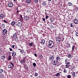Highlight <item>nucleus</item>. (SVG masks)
Listing matches in <instances>:
<instances>
[{"label":"nucleus","mask_w":78,"mask_h":78,"mask_svg":"<svg viewBox=\"0 0 78 78\" xmlns=\"http://www.w3.org/2000/svg\"><path fill=\"white\" fill-rule=\"evenodd\" d=\"M8 59H9V60H11V55H9Z\"/></svg>","instance_id":"58836bf2"},{"label":"nucleus","mask_w":78,"mask_h":78,"mask_svg":"<svg viewBox=\"0 0 78 78\" xmlns=\"http://www.w3.org/2000/svg\"><path fill=\"white\" fill-rule=\"evenodd\" d=\"M30 75H30V76H31V77H32V75H33V73H30Z\"/></svg>","instance_id":"864d4df0"},{"label":"nucleus","mask_w":78,"mask_h":78,"mask_svg":"<svg viewBox=\"0 0 78 78\" xmlns=\"http://www.w3.org/2000/svg\"><path fill=\"white\" fill-rule=\"evenodd\" d=\"M2 33L4 35H5L7 33V30L6 29H4L2 30Z\"/></svg>","instance_id":"423d86ee"},{"label":"nucleus","mask_w":78,"mask_h":78,"mask_svg":"<svg viewBox=\"0 0 78 78\" xmlns=\"http://www.w3.org/2000/svg\"><path fill=\"white\" fill-rule=\"evenodd\" d=\"M24 63H25V58H23V59H22L20 61V63L21 64H23Z\"/></svg>","instance_id":"9d476101"},{"label":"nucleus","mask_w":78,"mask_h":78,"mask_svg":"<svg viewBox=\"0 0 78 78\" xmlns=\"http://www.w3.org/2000/svg\"><path fill=\"white\" fill-rule=\"evenodd\" d=\"M14 47H15V45H12V47L13 48H14Z\"/></svg>","instance_id":"3c124183"},{"label":"nucleus","mask_w":78,"mask_h":78,"mask_svg":"<svg viewBox=\"0 0 78 78\" xmlns=\"http://www.w3.org/2000/svg\"><path fill=\"white\" fill-rule=\"evenodd\" d=\"M14 39H15V41H16V42H18V38L17 37Z\"/></svg>","instance_id":"72a5a7b5"},{"label":"nucleus","mask_w":78,"mask_h":78,"mask_svg":"<svg viewBox=\"0 0 78 78\" xmlns=\"http://www.w3.org/2000/svg\"><path fill=\"white\" fill-rule=\"evenodd\" d=\"M45 41L44 39H42L41 41V44L42 45H44L45 44Z\"/></svg>","instance_id":"1a4fd4ad"},{"label":"nucleus","mask_w":78,"mask_h":78,"mask_svg":"<svg viewBox=\"0 0 78 78\" xmlns=\"http://www.w3.org/2000/svg\"><path fill=\"white\" fill-rule=\"evenodd\" d=\"M54 45H55L54 42L51 40H49L48 45V47H49V48H52V47H54Z\"/></svg>","instance_id":"f03ea898"},{"label":"nucleus","mask_w":78,"mask_h":78,"mask_svg":"<svg viewBox=\"0 0 78 78\" xmlns=\"http://www.w3.org/2000/svg\"><path fill=\"white\" fill-rule=\"evenodd\" d=\"M52 64L53 65V66H57L56 67H58L61 64V63L59 64L58 63V61L56 60H53L51 62Z\"/></svg>","instance_id":"f257e3e1"},{"label":"nucleus","mask_w":78,"mask_h":78,"mask_svg":"<svg viewBox=\"0 0 78 78\" xmlns=\"http://www.w3.org/2000/svg\"><path fill=\"white\" fill-rule=\"evenodd\" d=\"M3 22L4 23H8V21H7L5 20H3Z\"/></svg>","instance_id":"c9c22d12"},{"label":"nucleus","mask_w":78,"mask_h":78,"mask_svg":"<svg viewBox=\"0 0 78 78\" xmlns=\"http://www.w3.org/2000/svg\"><path fill=\"white\" fill-rule=\"evenodd\" d=\"M18 50H21V49H18Z\"/></svg>","instance_id":"680f3d73"},{"label":"nucleus","mask_w":78,"mask_h":78,"mask_svg":"<svg viewBox=\"0 0 78 78\" xmlns=\"http://www.w3.org/2000/svg\"><path fill=\"white\" fill-rule=\"evenodd\" d=\"M20 17L21 18V19H23V18L22 17V15H21Z\"/></svg>","instance_id":"13d9d810"},{"label":"nucleus","mask_w":78,"mask_h":78,"mask_svg":"<svg viewBox=\"0 0 78 78\" xmlns=\"http://www.w3.org/2000/svg\"><path fill=\"white\" fill-rule=\"evenodd\" d=\"M68 5L69 6H72V3L71 2H68Z\"/></svg>","instance_id":"5701e85b"},{"label":"nucleus","mask_w":78,"mask_h":78,"mask_svg":"<svg viewBox=\"0 0 78 78\" xmlns=\"http://www.w3.org/2000/svg\"><path fill=\"white\" fill-rule=\"evenodd\" d=\"M68 61V59H66L65 60V64H66L67 62V61Z\"/></svg>","instance_id":"37998d69"},{"label":"nucleus","mask_w":78,"mask_h":78,"mask_svg":"<svg viewBox=\"0 0 78 78\" xmlns=\"http://www.w3.org/2000/svg\"><path fill=\"white\" fill-rule=\"evenodd\" d=\"M48 17H49L47 15H46L45 18L46 19H48Z\"/></svg>","instance_id":"79ce46f5"},{"label":"nucleus","mask_w":78,"mask_h":78,"mask_svg":"<svg viewBox=\"0 0 78 78\" xmlns=\"http://www.w3.org/2000/svg\"><path fill=\"white\" fill-rule=\"evenodd\" d=\"M75 35H76V36L78 37V32H76V33L75 34Z\"/></svg>","instance_id":"de8ad7c7"},{"label":"nucleus","mask_w":78,"mask_h":78,"mask_svg":"<svg viewBox=\"0 0 78 78\" xmlns=\"http://www.w3.org/2000/svg\"><path fill=\"white\" fill-rule=\"evenodd\" d=\"M33 66L34 67H36V64L35 63H33Z\"/></svg>","instance_id":"e433bc0d"},{"label":"nucleus","mask_w":78,"mask_h":78,"mask_svg":"<svg viewBox=\"0 0 78 78\" xmlns=\"http://www.w3.org/2000/svg\"><path fill=\"white\" fill-rule=\"evenodd\" d=\"M70 65L68 64H66V65H65V66H66V68H68V67H70Z\"/></svg>","instance_id":"412c9836"},{"label":"nucleus","mask_w":78,"mask_h":78,"mask_svg":"<svg viewBox=\"0 0 78 78\" xmlns=\"http://www.w3.org/2000/svg\"><path fill=\"white\" fill-rule=\"evenodd\" d=\"M74 23L75 24H77L78 23V19H75L74 20Z\"/></svg>","instance_id":"0eeeda50"},{"label":"nucleus","mask_w":78,"mask_h":78,"mask_svg":"<svg viewBox=\"0 0 78 78\" xmlns=\"http://www.w3.org/2000/svg\"><path fill=\"white\" fill-rule=\"evenodd\" d=\"M2 52V49H0V54Z\"/></svg>","instance_id":"603ef678"},{"label":"nucleus","mask_w":78,"mask_h":78,"mask_svg":"<svg viewBox=\"0 0 78 78\" xmlns=\"http://www.w3.org/2000/svg\"><path fill=\"white\" fill-rule=\"evenodd\" d=\"M1 27L3 28H5V25L4 24H2L1 25Z\"/></svg>","instance_id":"4be33fe9"},{"label":"nucleus","mask_w":78,"mask_h":78,"mask_svg":"<svg viewBox=\"0 0 78 78\" xmlns=\"http://www.w3.org/2000/svg\"><path fill=\"white\" fill-rule=\"evenodd\" d=\"M8 5L9 7L12 8L13 6V3L12 2H9L8 3Z\"/></svg>","instance_id":"20e7f679"},{"label":"nucleus","mask_w":78,"mask_h":78,"mask_svg":"<svg viewBox=\"0 0 78 78\" xmlns=\"http://www.w3.org/2000/svg\"><path fill=\"white\" fill-rule=\"evenodd\" d=\"M77 9L78 10V6L77 7Z\"/></svg>","instance_id":"e2e57ef3"},{"label":"nucleus","mask_w":78,"mask_h":78,"mask_svg":"<svg viewBox=\"0 0 78 78\" xmlns=\"http://www.w3.org/2000/svg\"><path fill=\"white\" fill-rule=\"evenodd\" d=\"M12 56H13V57H14V56H16V53L14 52H12Z\"/></svg>","instance_id":"aec40b11"},{"label":"nucleus","mask_w":78,"mask_h":78,"mask_svg":"<svg viewBox=\"0 0 78 78\" xmlns=\"http://www.w3.org/2000/svg\"><path fill=\"white\" fill-rule=\"evenodd\" d=\"M67 77L68 78H71V76L70 75H69L67 76Z\"/></svg>","instance_id":"4c0bfd02"},{"label":"nucleus","mask_w":78,"mask_h":78,"mask_svg":"<svg viewBox=\"0 0 78 78\" xmlns=\"http://www.w3.org/2000/svg\"><path fill=\"white\" fill-rule=\"evenodd\" d=\"M72 76H73V78H74V77L75 76V72H73L72 74Z\"/></svg>","instance_id":"bb28decb"},{"label":"nucleus","mask_w":78,"mask_h":78,"mask_svg":"<svg viewBox=\"0 0 78 78\" xmlns=\"http://www.w3.org/2000/svg\"><path fill=\"white\" fill-rule=\"evenodd\" d=\"M66 45H67V47H70V44L69 43H67L66 44Z\"/></svg>","instance_id":"393cba45"},{"label":"nucleus","mask_w":78,"mask_h":78,"mask_svg":"<svg viewBox=\"0 0 78 78\" xmlns=\"http://www.w3.org/2000/svg\"><path fill=\"white\" fill-rule=\"evenodd\" d=\"M42 19L43 21H45V19L44 18H42Z\"/></svg>","instance_id":"09e8293b"},{"label":"nucleus","mask_w":78,"mask_h":78,"mask_svg":"<svg viewBox=\"0 0 78 78\" xmlns=\"http://www.w3.org/2000/svg\"><path fill=\"white\" fill-rule=\"evenodd\" d=\"M0 17L1 19H3L4 17V14L3 13H2L0 15Z\"/></svg>","instance_id":"2eb2a0df"},{"label":"nucleus","mask_w":78,"mask_h":78,"mask_svg":"<svg viewBox=\"0 0 78 78\" xmlns=\"http://www.w3.org/2000/svg\"><path fill=\"white\" fill-rule=\"evenodd\" d=\"M37 75H38V74L36 73L35 74V76H37Z\"/></svg>","instance_id":"49530a36"},{"label":"nucleus","mask_w":78,"mask_h":78,"mask_svg":"<svg viewBox=\"0 0 78 78\" xmlns=\"http://www.w3.org/2000/svg\"><path fill=\"white\" fill-rule=\"evenodd\" d=\"M70 27H73V23H71L70 24Z\"/></svg>","instance_id":"a19ab883"},{"label":"nucleus","mask_w":78,"mask_h":78,"mask_svg":"<svg viewBox=\"0 0 78 78\" xmlns=\"http://www.w3.org/2000/svg\"><path fill=\"white\" fill-rule=\"evenodd\" d=\"M56 59L57 60V61H61V58L59 56L57 57L56 58Z\"/></svg>","instance_id":"4468645a"},{"label":"nucleus","mask_w":78,"mask_h":78,"mask_svg":"<svg viewBox=\"0 0 78 78\" xmlns=\"http://www.w3.org/2000/svg\"><path fill=\"white\" fill-rule=\"evenodd\" d=\"M64 73H67V70L66 69H64Z\"/></svg>","instance_id":"ea45409f"},{"label":"nucleus","mask_w":78,"mask_h":78,"mask_svg":"<svg viewBox=\"0 0 78 78\" xmlns=\"http://www.w3.org/2000/svg\"><path fill=\"white\" fill-rule=\"evenodd\" d=\"M70 64V62H68L66 63V64Z\"/></svg>","instance_id":"6e6d98bb"},{"label":"nucleus","mask_w":78,"mask_h":78,"mask_svg":"<svg viewBox=\"0 0 78 78\" xmlns=\"http://www.w3.org/2000/svg\"><path fill=\"white\" fill-rule=\"evenodd\" d=\"M60 76L59 73H58L57 74L55 75V76Z\"/></svg>","instance_id":"473e14b6"},{"label":"nucleus","mask_w":78,"mask_h":78,"mask_svg":"<svg viewBox=\"0 0 78 78\" xmlns=\"http://www.w3.org/2000/svg\"><path fill=\"white\" fill-rule=\"evenodd\" d=\"M9 49L10 51H12V48H9Z\"/></svg>","instance_id":"5fc2aeb1"},{"label":"nucleus","mask_w":78,"mask_h":78,"mask_svg":"<svg viewBox=\"0 0 78 78\" xmlns=\"http://www.w3.org/2000/svg\"><path fill=\"white\" fill-rule=\"evenodd\" d=\"M10 64H11V65H12V67L13 68V67H14V63H12V62H11Z\"/></svg>","instance_id":"a878e982"},{"label":"nucleus","mask_w":78,"mask_h":78,"mask_svg":"<svg viewBox=\"0 0 78 78\" xmlns=\"http://www.w3.org/2000/svg\"><path fill=\"white\" fill-rule=\"evenodd\" d=\"M17 13H19V10H17Z\"/></svg>","instance_id":"bf43d9fd"},{"label":"nucleus","mask_w":78,"mask_h":78,"mask_svg":"<svg viewBox=\"0 0 78 78\" xmlns=\"http://www.w3.org/2000/svg\"><path fill=\"white\" fill-rule=\"evenodd\" d=\"M16 10H17H17H18V8H17V9H16Z\"/></svg>","instance_id":"69168bd1"},{"label":"nucleus","mask_w":78,"mask_h":78,"mask_svg":"<svg viewBox=\"0 0 78 78\" xmlns=\"http://www.w3.org/2000/svg\"><path fill=\"white\" fill-rule=\"evenodd\" d=\"M49 19H50L51 22H53V20H54V19L52 17H50L49 18Z\"/></svg>","instance_id":"6ab92c4d"},{"label":"nucleus","mask_w":78,"mask_h":78,"mask_svg":"<svg viewBox=\"0 0 78 78\" xmlns=\"http://www.w3.org/2000/svg\"><path fill=\"white\" fill-rule=\"evenodd\" d=\"M17 34L15 33L13 35V38L14 39L15 38H16V37H17Z\"/></svg>","instance_id":"ddd939ff"},{"label":"nucleus","mask_w":78,"mask_h":78,"mask_svg":"<svg viewBox=\"0 0 78 78\" xmlns=\"http://www.w3.org/2000/svg\"><path fill=\"white\" fill-rule=\"evenodd\" d=\"M43 5L44 6H45L47 5L46 1H44L43 3Z\"/></svg>","instance_id":"b1692460"},{"label":"nucleus","mask_w":78,"mask_h":78,"mask_svg":"<svg viewBox=\"0 0 78 78\" xmlns=\"http://www.w3.org/2000/svg\"><path fill=\"white\" fill-rule=\"evenodd\" d=\"M75 46L73 45V46L72 49V51H73V50H74V49H75Z\"/></svg>","instance_id":"f704fd0d"},{"label":"nucleus","mask_w":78,"mask_h":78,"mask_svg":"<svg viewBox=\"0 0 78 78\" xmlns=\"http://www.w3.org/2000/svg\"><path fill=\"white\" fill-rule=\"evenodd\" d=\"M2 59H4L5 58V54L4 55H2L1 56Z\"/></svg>","instance_id":"dca6fc26"},{"label":"nucleus","mask_w":78,"mask_h":78,"mask_svg":"<svg viewBox=\"0 0 78 78\" xmlns=\"http://www.w3.org/2000/svg\"><path fill=\"white\" fill-rule=\"evenodd\" d=\"M0 78H4V76L2 74H0Z\"/></svg>","instance_id":"cd10ccee"},{"label":"nucleus","mask_w":78,"mask_h":78,"mask_svg":"<svg viewBox=\"0 0 78 78\" xmlns=\"http://www.w3.org/2000/svg\"><path fill=\"white\" fill-rule=\"evenodd\" d=\"M3 70L2 69H0V73H3Z\"/></svg>","instance_id":"2f4dec72"},{"label":"nucleus","mask_w":78,"mask_h":78,"mask_svg":"<svg viewBox=\"0 0 78 78\" xmlns=\"http://www.w3.org/2000/svg\"><path fill=\"white\" fill-rule=\"evenodd\" d=\"M53 59H54V56H51L49 58V60H50V61H52L53 60Z\"/></svg>","instance_id":"f8f14e48"},{"label":"nucleus","mask_w":78,"mask_h":78,"mask_svg":"<svg viewBox=\"0 0 78 78\" xmlns=\"http://www.w3.org/2000/svg\"><path fill=\"white\" fill-rule=\"evenodd\" d=\"M16 23V22H15L14 21H13L11 23V25L12 26H14V25H15V24Z\"/></svg>","instance_id":"a211bd4d"},{"label":"nucleus","mask_w":78,"mask_h":78,"mask_svg":"<svg viewBox=\"0 0 78 78\" xmlns=\"http://www.w3.org/2000/svg\"><path fill=\"white\" fill-rule=\"evenodd\" d=\"M75 66L73 65H72L70 67V68H69V69H70L71 70H73V69H75Z\"/></svg>","instance_id":"9b49d317"},{"label":"nucleus","mask_w":78,"mask_h":78,"mask_svg":"<svg viewBox=\"0 0 78 78\" xmlns=\"http://www.w3.org/2000/svg\"><path fill=\"white\" fill-rule=\"evenodd\" d=\"M61 37L59 36H58L56 38V41L57 43H59L61 42Z\"/></svg>","instance_id":"7ed1b4c3"},{"label":"nucleus","mask_w":78,"mask_h":78,"mask_svg":"<svg viewBox=\"0 0 78 78\" xmlns=\"http://www.w3.org/2000/svg\"><path fill=\"white\" fill-rule=\"evenodd\" d=\"M77 2H78V0H77Z\"/></svg>","instance_id":"774afa93"},{"label":"nucleus","mask_w":78,"mask_h":78,"mask_svg":"<svg viewBox=\"0 0 78 78\" xmlns=\"http://www.w3.org/2000/svg\"><path fill=\"white\" fill-rule=\"evenodd\" d=\"M16 25L19 27H21L22 26V23L20 22H18L17 24H16Z\"/></svg>","instance_id":"39448f33"},{"label":"nucleus","mask_w":78,"mask_h":78,"mask_svg":"<svg viewBox=\"0 0 78 78\" xmlns=\"http://www.w3.org/2000/svg\"><path fill=\"white\" fill-rule=\"evenodd\" d=\"M26 2L27 3L30 4L31 3V0H26Z\"/></svg>","instance_id":"f3484780"},{"label":"nucleus","mask_w":78,"mask_h":78,"mask_svg":"<svg viewBox=\"0 0 78 78\" xmlns=\"http://www.w3.org/2000/svg\"><path fill=\"white\" fill-rule=\"evenodd\" d=\"M18 42H19V41H20V38H18Z\"/></svg>","instance_id":"8fccbe9b"},{"label":"nucleus","mask_w":78,"mask_h":78,"mask_svg":"<svg viewBox=\"0 0 78 78\" xmlns=\"http://www.w3.org/2000/svg\"><path fill=\"white\" fill-rule=\"evenodd\" d=\"M29 45L30 46H31V47H32V46H33V44L31 43H29Z\"/></svg>","instance_id":"c03bdc74"},{"label":"nucleus","mask_w":78,"mask_h":78,"mask_svg":"<svg viewBox=\"0 0 78 78\" xmlns=\"http://www.w3.org/2000/svg\"><path fill=\"white\" fill-rule=\"evenodd\" d=\"M48 1H51V0H48Z\"/></svg>","instance_id":"0e129e2a"},{"label":"nucleus","mask_w":78,"mask_h":78,"mask_svg":"<svg viewBox=\"0 0 78 78\" xmlns=\"http://www.w3.org/2000/svg\"><path fill=\"white\" fill-rule=\"evenodd\" d=\"M8 68L9 69H11L12 68V66H11V64H10L8 66Z\"/></svg>","instance_id":"c756f323"},{"label":"nucleus","mask_w":78,"mask_h":78,"mask_svg":"<svg viewBox=\"0 0 78 78\" xmlns=\"http://www.w3.org/2000/svg\"><path fill=\"white\" fill-rule=\"evenodd\" d=\"M35 2L36 3H38V0H35Z\"/></svg>","instance_id":"a18cd8bd"},{"label":"nucleus","mask_w":78,"mask_h":78,"mask_svg":"<svg viewBox=\"0 0 78 78\" xmlns=\"http://www.w3.org/2000/svg\"><path fill=\"white\" fill-rule=\"evenodd\" d=\"M68 57L69 58H70L71 57V55L70 54H68Z\"/></svg>","instance_id":"7c9ffc66"},{"label":"nucleus","mask_w":78,"mask_h":78,"mask_svg":"<svg viewBox=\"0 0 78 78\" xmlns=\"http://www.w3.org/2000/svg\"><path fill=\"white\" fill-rule=\"evenodd\" d=\"M10 54H11V52H10Z\"/></svg>","instance_id":"338daca9"},{"label":"nucleus","mask_w":78,"mask_h":78,"mask_svg":"<svg viewBox=\"0 0 78 78\" xmlns=\"http://www.w3.org/2000/svg\"><path fill=\"white\" fill-rule=\"evenodd\" d=\"M20 52L21 54H23V52H24V51H23V50L22 49L20 51Z\"/></svg>","instance_id":"c85d7f7f"},{"label":"nucleus","mask_w":78,"mask_h":78,"mask_svg":"<svg viewBox=\"0 0 78 78\" xmlns=\"http://www.w3.org/2000/svg\"><path fill=\"white\" fill-rule=\"evenodd\" d=\"M29 19V16H26L24 17V19L26 20H28Z\"/></svg>","instance_id":"6e6552de"},{"label":"nucleus","mask_w":78,"mask_h":78,"mask_svg":"<svg viewBox=\"0 0 78 78\" xmlns=\"http://www.w3.org/2000/svg\"><path fill=\"white\" fill-rule=\"evenodd\" d=\"M34 55L35 56H36V57L37 56V54H34Z\"/></svg>","instance_id":"4d7b16f0"},{"label":"nucleus","mask_w":78,"mask_h":78,"mask_svg":"<svg viewBox=\"0 0 78 78\" xmlns=\"http://www.w3.org/2000/svg\"><path fill=\"white\" fill-rule=\"evenodd\" d=\"M13 1H14V2H16V0H13Z\"/></svg>","instance_id":"052dcab7"}]
</instances>
